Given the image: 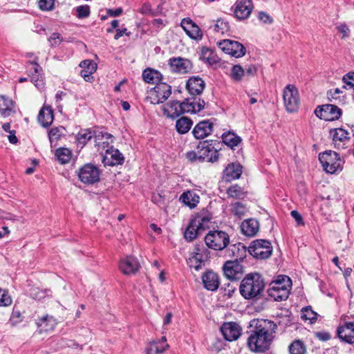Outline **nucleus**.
<instances>
[{"instance_id": "obj_44", "label": "nucleus", "mask_w": 354, "mask_h": 354, "mask_svg": "<svg viewBox=\"0 0 354 354\" xmlns=\"http://www.w3.org/2000/svg\"><path fill=\"white\" fill-rule=\"evenodd\" d=\"M227 194L230 198L241 199L245 196L246 193L241 187L238 185H234L227 189Z\"/></svg>"}, {"instance_id": "obj_9", "label": "nucleus", "mask_w": 354, "mask_h": 354, "mask_svg": "<svg viewBox=\"0 0 354 354\" xmlns=\"http://www.w3.org/2000/svg\"><path fill=\"white\" fill-rule=\"evenodd\" d=\"M283 99L286 109L289 113L296 112L299 107V96L298 90L295 85L288 84L283 93Z\"/></svg>"}, {"instance_id": "obj_63", "label": "nucleus", "mask_w": 354, "mask_h": 354, "mask_svg": "<svg viewBox=\"0 0 354 354\" xmlns=\"http://www.w3.org/2000/svg\"><path fill=\"white\" fill-rule=\"evenodd\" d=\"M290 214L291 216L295 219V221H297V223L299 224V225H304V223H303V218L301 216V214L296 210H292L291 212H290Z\"/></svg>"}, {"instance_id": "obj_38", "label": "nucleus", "mask_w": 354, "mask_h": 354, "mask_svg": "<svg viewBox=\"0 0 354 354\" xmlns=\"http://www.w3.org/2000/svg\"><path fill=\"white\" fill-rule=\"evenodd\" d=\"M14 112V102L4 95L0 96V114L8 117Z\"/></svg>"}, {"instance_id": "obj_61", "label": "nucleus", "mask_w": 354, "mask_h": 354, "mask_svg": "<svg viewBox=\"0 0 354 354\" xmlns=\"http://www.w3.org/2000/svg\"><path fill=\"white\" fill-rule=\"evenodd\" d=\"M259 19L266 24H271L272 22V19L270 16L264 12L259 13Z\"/></svg>"}, {"instance_id": "obj_28", "label": "nucleus", "mask_w": 354, "mask_h": 354, "mask_svg": "<svg viewBox=\"0 0 354 354\" xmlns=\"http://www.w3.org/2000/svg\"><path fill=\"white\" fill-rule=\"evenodd\" d=\"M164 115L167 118L174 119L182 114L181 104L178 101H171L162 106Z\"/></svg>"}, {"instance_id": "obj_19", "label": "nucleus", "mask_w": 354, "mask_h": 354, "mask_svg": "<svg viewBox=\"0 0 354 354\" xmlns=\"http://www.w3.org/2000/svg\"><path fill=\"white\" fill-rule=\"evenodd\" d=\"M102 162L104 166H115L124 162V156L118 149L113 146L106 149Z\"/></svg>"}, {"instance_id": "obj_11", "label": "nucleus", "mask_w": 354, "mask_h": 354, "mask_svg": "<svg viewBox=\"0 0 354 354\" xmlns=\"http://www.w3.org/2000/svg\"><path fill=\"white\" fill-rule=\"evenodd\" d=\"M198 160L200 161L207 160L214 162L218 159V151L214 149L209 140L200 142L198 145Z\"/></svg>"}, {"instance_id": "obj_49", "label": "nucleus", "mask_w": 354, "mask_h": 354, "mask_svg": "<svg viewBox=\"0 0 354 354\" xmlns=\"http://www.w3.org/2000/svg\"><path fill=\"white\" fill-rule=\"evenodd\" d=\"M344 89H354V72H349L344 75L342 77Z\"/></svg>"}, {"instance_id": "obj_18", "label": "nucleus", "mask_w": 354, "mask_h": 354, "mask_svg": "<svg viewBox=\"0 0 354 354\" xmlns=\"http://www.w3.org/2000/svg\"><path fill=\"white\" fill-rule=\"evenodd\" d=\"M118 266L120 270L125 275L136 274L140 267L138 259L131 256L121 259Z\"/></svg>"}, {"instance_id": "obj_13", "label": "nucleus", "mask_w": 354, "mask_h": 354, "mask_svg": "<svg viewBox=\"0 0 354 354\" xmlns=\"http://www.w3.org/2000/svg\"><path fill=\"white\" fill-rule=\"evenodd\" d=\"M217 44L221 50L233 57H241L245 54V48L243 45L236 41L223 39Z\"/></svg>"}, {"instance_id": "obj_59", "label": "nucleus", "mask_w": 354, "mask_h": 354, "mask_svg": "<svg viewBox=\"0 0 354 354\" xmlns=\"http://www.w3.org/2000/svg\"><path fill=\"white\" fill-rule=\"evenodd\" d=\"M336 28L338 32L342 35V39H345L350 37L351 30L346 24H340L336 26Z\"/></svg>"}, {"instance_id": "obj_41", "label": "nucleus", "mask_w": 354, "mask_h": 354, "mask_svg": "<svg viewBox=\"0 0 354 354\" xmlns=\"http://www.w3.org/2000/svg\"><path fill=\"white\" fill-rule=\"evenodd\" d=\"M29 63L33 66L35 73L31 77V81L34 83L36 87L39 88H42L44 83L43 79L39 77V73L41 68L37 63V58H35L33 61H29Z\"/></svg>"}, {"instance_id": "obj_15", "label": "nucleus", "mask_w": 354, "mask_h": 354, "mask_svg": "<svg viewBox=\"0 0 354 354\" xmlns=\"http://www.w3.org/2000/svg\"><path fill=\"white\" fill-rule=\"evenodd\" d=\"M339 339L349 344H354V322H345L337 328Z\"/></svg>"}, {"instance_id": "obj_48", "label": "nucleus", "mask_w": 354, "mask_h": 354, "mask_svg": "<svg viewBox=\"0 0 354 354\" xmlns=\"http://www.w3.org/2000/svg\"><path fill=\"white\" fill-rule=\"evenodd\" d=\"M92 137H93V132L92 133L89 129H84L78 133L77 140L80 144L84 145Z\"/></svg>"}, {"instance_id": "obj_1", "label": "nucleus", "mask_w": 354, "mask_h": 354, "mask_svg": "<svg viewBox=\"0 0 354 354\" xmlns=\"http://www.w3.org/2000/svg\"><path fill=\"white\" fill-rule=\"evenodd\" d=\"M277 325L272 321L263 319L258 322L248 339V346L253 352L268 350L274 338Z\"/></svg>"}, {"instance_id": "obj_50", "label": "nucleus", "mask_w": 354, "mask_h": 354, "mask_svg": "<svg viewBox=\"0 0 354 354\" xmlns=\"http://www.w3.org/2000/svg\"><path fill=\"white\" fill-rule=\"evenodd\" d=\"M246 212H247V208L243 203H241L240 202H236L234 204H232V212L235 216L241 217V216L245 215Z\"/></svg>"}, {"instance_id": "obj_29", "label": "nucleus", "mask_w": 354, "mask_h": 354, "mask_svg": "<svg viewBox=\"0 0 354 354\" xmlns=\"http://www.w3.org/2000/svg\"><path fill=\"white\" fill-rule=\"evenodd\" d=\"M241 229L244 235L254 236L259 232V223L256 219L249 218L242 222Z\"/></svg>"}, {"instance_id": "obj_20", "label": "nucleus", "mask_w": 354, "mask_h": 354, "mask_svg": "<svg viewBox=\"0 0 354 354\" xmlns=\"http://www.w3.org/2000/svg\"><path fill=\"white\" fill-rule=\"evenodd\" d=\"M221 332L227 341H234L241 334V327L235 322L224 323L221 327Z\"/></svg>"}, {"instance_id": "obj_8", "label": "nucleus", "mask_w": 354, "mask_h": 354, "mask_svg": "<svg viewBox=\"0 0 354 354\" xmlns=\"http://www.w3.org/2000/svg\"><path fill=\"white\" fill-rule=\"evenodd\" d=\"M248 252L256 259H265L272 252L271 243L266 239H256L248 247Z\"/></svg>"}, {"instance_id": "obj_22", "label": "nucleus", "mask_w": 354, "mask_h": 354, "mask_svg": "<svg viewBox=\"0 0 354 354\" xmlns=\"http://www.w3.org/2000/svg\"><path fill=\"white\" fill-rule=\"evenodd\" d=\"M203 287L209 291H216L220 285V279L217 273L207 270L201 277Z\"/></svg>"}, {"instance_id": "obj_55", "label": "nucleus", "mask_w": 354, "mask_h": 354, "mask_svg": "<svg viewBox=\"0 0 354 354\" xmlns=\"http://www.w3.org/2000/svg\"><path fill=\"white\" fill-rule=\"evenodd\" d=\"M245 74V70L240 65H235L232 69V77L235 80H240Z\"/></svg>"}, {"instance_id": "obj_23", "label": "nucleus", "mask_w": 354, "mask_h": 354, "mask_svg": "<svg viewBox=\"0 0 354 354\" xmlns=\"http://www.w3.org/2000/svg\"><path fill=\"white\" fill-rule=\"evenodd\" d=\"M93 138L95 146L104 149L113 141V136L103 131L102 128H97L93 131ZM100 150V149H98Z\"/></svg>"}, {"instance_id": "obj_17", "label": "nucleus", "mask_w": 354, "mask_h": 354, "mask_svg": "<svg viewBox=\"0 0 354 354\" xmlns=\"http://www.w3.org/2000/svg\"><path fill=\"white\" fill-rule=\"evenodd\" d=\"M180 26L186 34L192 39L201 41L203 34L201 28L189 18L181 21Z\"/></svg>"}, {"instance_id": "obj_57", "label": "nucleus", "mask_w": 354, "mask_h": 354, "mask_svg": "<svg viewBox=\"0 0 354 354\" xmlns=\"http://www.w3.org/2000/svg\"><path fill=\"white\" fill-rule=\"evenodd\" d=\"M63 41V38L59 33H53L48 39L51 47H55L59 45Z\"/></svg>"}, {"instance_id": "obj_42", "label": "nucleus", "mask_w": 354, "mask_h": 354, "mask_svg": "<svg viewBox=\"0 0 354 354\" xmlns=\"http://www.w3.org/2000/svg\"><path fill=\"white\" fill-rule=\"evenodd\" d=\"M223 142L231 149L236 147L241 142V138L234 133L229 131L222 136Z\"/></svg>"}, {"instance_id": "obj_27", "label": "nucleus", "mask_w": 354, "mask_h": 354, "mask_svg": "<svg viewBox=\"0 0 354 354\" xmlns=\"http://www.w3.org/2000/svg\"><path fill=\"white\" fill-rule=\"evenodd\" d=\"M205 86V82L198 76H193L187 81L186 88L192 95H201Z\"/></svg>"}, {"instance_id": "obj_43", "label": "nucleus", "mask_w": 354, "mask_h": 354, "mask_svg": "<svg viewBox=\"0 0 354 354\" xmlns=\"http://www.w3.org/2000/svg\"><path fill=\"white\" fill-rule=\"evenodd\" d=\"M290 354H305L306 346L301 339H295L288 346Z\"/></svg>"}, {"instance_id": "obj_53", "label": "nucleus", "mask_w": 354, "mask_h": 354, "mask_svg": "<svg viewBox=\"0 0 354 354\" xmlns=\"http://www.w3.org/2000/svg\"><path fill=\"white\" fill-rule=\"evenodd\" d=\"M91 67H88V70L82 69L81 71V76L84 78V80L86 82H91L93 79L92 74L94 73L97 69V64H92Z\"/></svg>"}, {"instance_id": "obj_16", "label": "nucleus", "mask_w": 354, "mask_h": 354, "mask_svg": "<svg viewBox=\"0 0 354 354\" xmlns=\"http://www.w3.org/2000/svg\"><path fill=\"white\" fill-rule=\"evenodd\" d=\"M335 148L337 149H345L348 147L350 141L348 132L342 128L330 130Z\"/></svg>"}, {"instance_id": "obj_36", "label": "nucleus", "mask_w": 354, "mask_h": 354, "mask_svg": "<svg viewBox=\"0 0 354 354\" xmlns=\"http://www.w3.org/2000/svg\"><path fill=\"white\" fill-rule=\"evenodd\" d=\"M57 324V322L56 319L49 315L40 318L37 322V326L41 332H48L54 330Z\"/></svg>"}, {"instance_id": "obj_14", "label": "nucleus", "mask_w": 354, "mask_h": 354, "mask_svg": "<svg viewBox=\"0 0 354 354\" xmlns=\"http://www.w3.org/2000/svg\"><path fill=\"white\" fill-rule=\"evenodd\" d=\"M225 276L230 280H236L241 278L243 272V267L237 259L227 261L223 267Z\"/></svg>"}, {"instance_id": "obj_4", "label": "nucleus", "mask_w": 354, "mask_h": 354, "mask_svg": "<svg viewBox=\"0 0 354 354\" xmlns=\"http://www.w3.org/2000/svg\"><path fill=\"white\" fill-rule=\"evenodd\" d=\"M209 219L207 217L196 216L189 221L184 232V238L187 241H192L203 232L208 225Z\"/></svg>"}, {"instance_id": "obj_37", "label": "nucleus", "mask_w": 354, "mask_h": 354, "mask_svg": "<svg viewBox=\"0 0 354 354\" xmlns=\"http://www.w3.org/2000/svg\"><path fill=\"white\" fill-rule=\"evenodd\" d=\"M200 59L210 66L218 64L221 60L213 50L206 47L201 48Z\"/></svg>"}, {"instance_id": "obj_2", "label": "nucleus", "mask_w": 354, "mask_h": 354, "mask_svg": "<svg viewBox=\"0 0 354 354\" xmlns=\"http://www.w3.org/2000/svg\"><path fill=\"white\" fill-rule=\"evenodd\" d=\"M265 287L261 276L258 273L248 274L241 281L239 290L241 295L247 299L259 296Z\"/></svg>"}, {"instance_id": "obj_12", "label": "nucleus", "mask_w": 354, "mask_h": 354, "mask_svg": "<svg viewBox=\"0 0 354 354\" xmlns=\"http://www.w3.org/2000/svg\"><path fill=\"white\" fill-rule=\"evenodd\" d=\"M315 115L326 121H333L339 118L342 110L334 104H327L318 106L315 110Z\"/></svg>"}, {"instance_id": "obj_39", "label": "nucleus", "mask_w": 354, "mask_h": 354, "mask_svg": "<svg viewBox=\"0 0 354 354\" xmlns=\"http://www.w3.org/2000/svg\"><path fill=\"white\" fill-rule=\"evenodd\" d=\"M180 201L190 208H194L199 203V196L193 191H187L181 194Z\"/></svg>"}, {"instance_id": "obj_56", "label": "nucleus", "mask_w": 354, "mask_h": 354, "mask_svg": "<svg viewBox=\"0 0 354 354\" xmlns=\"http://www.w3.org/2000/svg\"><path fill=\"white\" fill-rule=\"evenodd\" d=\"M12 299L8 295V292L1 288H0V306H7L10 305Z\"/></svg>"}, {"instance_id": "obj_24", "label": "nucleus", "mask_w": 354, "mask_h": 354, "mask_svg": "<svg viewBox=\"0 0 354 354\" xmlns=\"http://www.w3.org/2000/svg\"><path fill=\"white\" fill-rule=\"evenodd\" d=\"M182 114L194 113L200 111L205 106V102L196 98L185 99L181 103Z\"/></svg>"}, {"instance_id": "obj_58", "label": "nucleus", "mask_w": 354, "mask_h": 354, "mask_svg": "<svg viewBox=\"0 0 354 354\" xmlns=\"http://www.w3.org/2000/svg\"><path fill=\"white\" fill-rule=\"evenodd\" d=\"M55 0H39V7L42 10H52L54 8Z\"/></svg>"}, {"instance_id": "obj_34", "label": "nucleus", "mask_w": 354, "mask_h": 354, "mask_svg": "<svg viewBox=\"0 0 354 354\" xmlns=\"http://www.w3.org/2000/svg\"><path fill=\"white\" fill-rule=\"evenodd\" d=\"M242 174V167L239 164L232 163L227 165L223 171V176L227 181L239 178Z\"/></svg>"}, {"instance_id": "obj_33", "label": "nucleus", "mask_w": 354, "mask_h": 354, "mask_svg": "<svg viewBox=\"0 0 354 354\" xmlns=\"http://www.w3.org/2000/svg\"><path fill=\"white\" fill-rule=\"evenodd\" d=\"M37 120L39 123L44 127L50 125L53 121V111L50 106H44L39 111Z\"/></svg>"}, {"instance_id": "obj_7", "label": "nucleus", "mask_w": 354, "mask_h": 354, "mask_svg": "<svg viewBox=\"0 0 354 354\" xmlns=\"http://www.w3.org/2000/svg\"><path fill=\"white\" fill-rule=\"evenodd\" d=\"M319 160L327 173L334 174L338 170H342V162L335 151H328L320 153Z\"/></svg>"}, {"instance_id": "obj_10", "label": "nucleus", "mask_w": 354, "mask_h": 354, "mask_svg": "<svg viewBox=\"0 0 354 354\" xmlns=\"http://www.w3.org/2000/svg\"><path fill=\"white\" fill-rule=\"evenodd\" d=\"M100 171L93 164H86L82 167L78 173L80 180L88 185L94 184L100 180Z\"/></svg>"}, {"instance_id": "obj_54", "label": "nucleus", "mask_w": 354, "mask_h": 354, "mask_svg": "<svg viewBox=\"0 0 354 354\" xmlns=\"http://www.w3.org/2000/svg\"><path fill=\"white\" fill-rule=\"evenodd\" d=\"M76 16L78 18H86L90 15V7L88 5H83L76 7Z\"/></svg>"}, {"instance_id": "obj_31", "label": "nucleus", "mask_w": 354, "mask_h": 354, "mask_svg": "<svg viewBox=\"0 0 354 354\" xmlns=\"http://www.w3.org/2000/svg\"><path fill=\"white\" fill-rule=\"evenodd\" d=\"M207 250L205 248H200L196 247L195 251L192 253V258H190V263H192L195 261V265H190L195 268L196 270H198L202 268L205 259L207 257L206 252Z\"/></svg>"}, {"instance_id": "obj_46", "label": "nucleus", "mask_w": 354, "mask_h": 354, "mask_svg": "<svg viewBox=\"0 0 354 354\" xmlns=\"http://www.w3.org/2000/svg\"><path fill=\"white\" fill-rule=\"evenodd\" d=\"M318 314L313 310L310 306L304 307L301 310V318L303 320H309L313 324L317 319Z\"/></svg>"}, {"instance_id": "obj_45", "label": "nucleus", "mask_w": 354, "mask_h": 354, "mask_svg": "<svg viewBox=\"0 0 354 354\" xmlns=\"http://www.w3.org/2000/svg\"><path fill=\"white\" fill-rule=\"evenodd\" d=\"M55 156L61 164H66L71 160V151L67 148H59L56 150Z\"/></svg>"}, {"instance_id": "obj_47", "label": "nucleus", "mask_w": 354, "mask_h": 354, "mask_svg": "<svg viewBox=\"0 0 354 354\" xmlns=\"http://www.w3.org/2000/svg\"><path fill=\"white\" fill-rule=\"evenodd\" d=\"M214 30L218 33L223 35L230 30V25L227 21L223 19H218L214 24Z\"/></svg>"}, {"instance_id": "obj_6", "label": "nucleus", "mask_w": 354, "mask_h": 354, "mask_svg": "<svg viewBox=\"0 0 354 354\" xmlns=\"http://www.w3.org/2000/svg\"><path fill=\"white\" fill-rule=\"evenodd\" d=\"M171 94V86L167 83H157L153 88L147 91V100L153 104L165 102Z\"/></svg>"}, {"instance_id": "obj_32", "label": "nucleus", "mask_w": 354, "mask_h": 354, "mask_svg": "<svg viewBox=\"0 0 354 354\" xmlns=\"http://www.w3.org/2000/svg\"><path fill=\"white\" fill-rule=\"evenodd\" d=\"M165 337H162L160 340L153 341L147 348V354H162L168 348Z\"/></svg>"}, {"instance_id": "obj_26", "label": "nucleus", "mask_w": 354, "mask_h": 354, "mask_svg": "<svg viewBox=\"0 0 354 354\" xmlns=\"http://www.w3.org/2000/svg\"><path fill=\"white\" fill-rule=\"evenodd\" d=\"M213 129V122L209 120L199 122L194 128L192 133L196 139H203L210 135Z\"/></svg>"}, {"instance_id": "obj_51", "label": "nucleus", "mask_w": 354, "mask_h": 354, "mask_svg": "<svg viewBox=\"0 0 354 354\" xmlns=\"http://www.w3.org/2000/svg\"><path fill=\"white\" fill-rule=\"evenodd\" d=\"M64 130V129L62 127L52 128L48 132L50 142L52 143L53 142L59 140L63 134Z\"/></svg>"}, {"instance_id": "obj_64", "label": "nucleus", "mask_w": 354, "mask_h": 354, "mask_svg": "<svg viewBox=\"0 0 354 354\" xmlns=\"http://www.w3.org/2000/svg\"><path fill=\"white\" fill-rule=\"evenodd\" d=\"M186 158L192 162L198 160V151L197 153L193 151H188L186 153Z\"/></svg>"}, {"instance_id": "obj_5", "label": "nucleus", "mask_w": 354, "mask_h": 354, "mask_svg": "<svg viewBox=\"0 0 354 354\" xmlns=\"http://www.w3.org/2000/svg\"><path fill=\"white\" fill-rule=\"evenodd\" d=\"M206 245L214 250H223L230 243L229 235L223 231H209L205 236Z\"/></svg>"}, {"instance_id": "obj_30", "label": "nucleus", "mask_w": 354, "mask_h": 354, "mask_svg": "<svg viewBox=\"0 0 354 354\" xmlns=\"http://www.w3.org/2000/svg\"><path fill=\"white\" fill-rule=\"evenodd\" d=\"M246 247L241 243L232 244L225 251V255L229 257H235V259L241 260L245 257Z\"/></svg>"}, {"instance_id": "obj_25", "label": "nucleus", "mask_w": 354, "mask_h": 354, "mask_svg": "<svg viewBox=\"0 0 354 354\" xmlns=\"http://www.w3.org/2000/svg\"><path fill=\"white\" fill-rule=\"evenodd\" d=\"M169 65L173 72L185 74L191 70V62L182 57H174L169 59Z\"/></svg>"}, {"instance_id": "obj_60", "label": "nucleus", "mask_w": 354, "mask_h": 354, "mask_svg": "<svg viewBox=\"0 0 354 354\" xmlns=\"http://www.w3.org/2000/svg\"><path fill=\"white\" fill-rule=\"evenodd\" d=\"M315 336L318 339H319L321 341H324V342L328 341L331 338L330 333L327 331H325V330L315 332Z\"/></svg>"}, {"instance_id": "obj_21", "label": "nucleus", "mask_w": 354, "mask_h": 354, "mask_svg": "<svg viewBox=\"0 0 354 354\" xmlns=\"http://www.w3.org/2000/svg\"><path fill=\"white\" fill-rule=\"evenodd\" d=\"M253 9L251 0H237L235 3L234 15L239 20L247 19Z\"/></svg>"}, {"instance_id": "obj_62", "label": "nucleus", "mask_w": 354, "mask_h": 354, "mask_svg": "<svg viewBox=\"0 0 354 354\" xmlns=\"http://www.w3.org/2000/svg\"><path fill=\"white\" fill-rule=\"evenodd\" d=\"M123 12L122 8H118L116 9H107L106 14L110 17H118L120 16Z\"/></svg>"}, {"instance_id": "obj_35", "label": "nucleus", "mask_w": 354, "mask_h": 354, "mask_svg": "<svg viewBox=\"0 0 354 354\" xmlns=\"http://www.w3.org/2000/svg\"><path fill=\"white\" fill-rule=\"evenodd\" d=\"M142 76L144 81L148 84H155L157 85V83L162 82V74L155 69L148 68L144 70Z\"/></svg>"}, {"instance_id": "obj_40", "label": "nucleus", "mask_w": 354, "mask_h": 354, "mask_svg": "<svg viewBox=\"0 0 354 354\" xmlns=\"http://www.w3.org/2000/svg\"><path fill=\"white\" fill-rule=\"evenodd\" d=\"M193 124L192 120L187 117H181L176 122V129L180 133H187Z\"/></svg>"}, {"instance_id": "obj_52", "label": "nucleus", "mask_w": 354, "mask_h": 354, "mask_svg": "<svg viewBox=\"0 0 354 354\" xmlns=\"http://www.w3.org/2000/svg\"><path fill=\"white\" fill-rule=\"evenodd\" d=\"M49 292L48 290H41L39 288H32L30 289V297H32L35 299H42L46 296L48 295V292Z\"/></svg>"}, {"instance_id": "obj_3", "label": "nucleus", "mask_w": 354, "mask_h": 354, "mask_svg": "<svg viewBox=\"0 0 354 354\" xmlns=\"http://www.w3.org/2000/svg\"><path fill=\"white\" fill-rule=\"evenodd\" d=\"M292 281L288 276L279 275L272 281L268 290V295L274 300L281 301L286 300L290 295Z\"/></svg>"}]
</instances>
